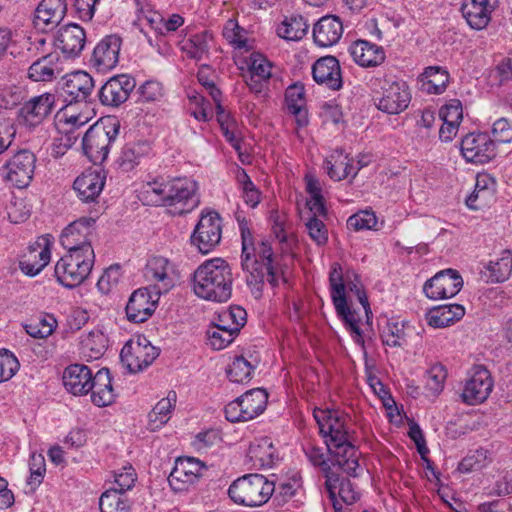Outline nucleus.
Masks as SVG:
<instances>
[{
  "mask_svg": "<svg viewBox=\"0 0 512 512\" xmlns=\"http://www.w3.org/2000/svg\"><path fill=\"white\" fill-rule=\"evenodd\" d=\"M144 276L147 281L154 283V295L157 296L168 292L174 286L175 266L165 257L153 256L147 261Z\"/></svg>",
  "mask_w": 512,
  "mask_h": 512,
  "instance_id": "14",
  "label": "nucleus"
},
{
  "mask_svg": "<svg viewBox=\"0 0 512 512\" xmlns=\"http://www.w3.org/2000/svg\"><path fill=\"white\" fill-rule=\"evenodd\" d=\"M309 25L301 15H291L286 17L277 29L278 35L289 41H298L302 39L307 31Z\"/></svg>",
  "mask_w": 512,
  "mask_h": 512,
  "instance_id": "44",
  "label": "nucleus"
},
{
  "mask_svg": "<svg viewBox=\"0 0 512 512\" xmlns=\"http://www.w3.org/2000/svg\"><path fill=\"white\" fill-rule=\"evenodd\" d=\"M243 408L246 419L252 420L260 415L266 408L268 394L262 388H255L247 391L238 397Z\"/></svg>",
  "mask_w": 512,
  "mask_h": 512,
  "instance_id": "42",
  "label": "nucleus"
},
{
  "mask_svg": "<svg viewBox=\"0 0 512 512\" xmlns=\"http://www.w3.org/2000/svg\"><path fill=\"white\" fill-rule=\"evenodd\" d=\"M488 462V450L479 448L469 453L459 463L458 470L463 473L480 470Z\"/></svg>",
  "mask_w": 512,
  "mask_h": 512,
  "instance_id": "53",
  "label": "nucleus"
},
{
  "mask_svg": "<svg viewBox=\"0 0 512 512\" xmlns=\"http://www.w3.org/2000/svg\"><path fill=\"white\" fill-rule=\"evenodd\" d=\"M329 284L332 302L338 316L343 319L347 328L353 334L354 341L363 345L362 331L359 327L355 311L351 310L347 303L342 267L338 263L332 265L329 274Z\"/></svg>",
  "mask_w": 512,
  "mask_h": 512,
  "instance_id": "7",
  "label": "nucleus"
},
{
  "mask_svg": "<svg viewBox=\"0 0 512 512\" xmlns=\"http://www.w3.org/2000/svg\"><path fill=\"white\" fill-rule=\"evenodd\" d=\"M36 157L27 149L16 152L3 166L4 178L17 188H25L33 178Z\"/></svg>",
  "mask_w": 512,
  "mask_h": 512,
  "instance_id": "11",
  "label": "nucleus"
},
{
  "mask_svg": "<svg viewBox=\"0 0 512 512\" xmlns=\"http://www.w3.org/2000/svg\"><path fill=\"white\" fill-rule=\"evenodd\" d=\"M94 375L91 369L84 364H72L63 373V384L67 391L74 395H85L93 386Z\"/></svg>",
  "mask_w": 512,
  "mask_h": 512,
  "instance_id": "28",
  "label": "nucleus"
},
{
  "mask_svg": "<svg viewBox=\"0 0 512 512\" xmlns=\"http://www.w3.org/2000/svg\"><path fill=\"white\" fill-rule=\"evenodd\" d=\"M275 483L263 475L248 474L235 480L229 487L231 500L239 505L255 507L266 503L273 495Z\"/></svg>",
  "mask_w": 512,
  "mask_h": 512,
  "instance_id": "5",
  "label": "nucleus"
},
{
  "mask_svg": "<svg viewBox=\"0 0 512 512\" xmlns=\"http://www.w3.org/2000/svg\"><path fill=\"white\" fill-rule=\"evenodd\" d=\"M159 356V349L145 337L128 341L120 352V359L130 373L143 371Z\"/></svg>",
  "mask_w": 512,
  "mask_h": 512,
  "instance_id": "10",
  "label": "nucleus"
},
{
  "mask_svg": "<svg viewBox=\"0 0 512 512\" xmlns=\"http://www.w3.org/2000/svg\"><path fill=\"white\" fill-rule=\"evenodd\" d=\"M66 14L65 0H42L35 12V25L43 30L57 26Z\"/></svg>",
  "mask_w": 512,
  "mask_h": 512,
  "instance_id": "31",
  "label": "nucleus"
},
{
  "mask_svg": "<svg viewBox=\"0 0 512 512\" xmlns=\"http://www.w3.org/2000/svg\"><path fill=\"white\" fill-rule=\"evenodd\" d=\"M271 68V63L264 56L258 53L251 54L249 62L250 76L268 80L272 75Z\"/></svg>",
  "mask_w": 512,
  "mask_h": 512,
  "instance_id": "57",
  "label": "nucleus"
},
{
  "mask_svg": "<svg viewBox=\"0 0 512 512\" xmlns=\"http://www.w3.org/2000/svg\"><path fill=\"white\" fill-rule=\"evenodd\" d=\"M310 238L317 245H324L328 241V230L322 220L316 217H309L305 223Z\"/></svg>",
  "mask_w": 512,
  "mask_h": 512,
  "instance_id": "62",
  "label": "nucleus"
},
{
  "mask_svg": "<svg viewBox=\"0 0 512 512\" xmlns=\"http://www.w3.org/2000/svg\"><path fill=\"white\" fill-rule=\"evenodd\" d=\"M464 314L465 309L462 305H442L430 310L426 314V320L431 327L444 328L460 320Z\"/></svg>",
  "mask_w": 512,
  "mask_h": 512,
  "instance_id": "39",
  "label": "nucleus"
},
{
  "mask_svg": "<svg viewBox=\"0 0 512 512\" xmlns=\"http://www.w3.org/2000/svg\"><path fill=\"white\" fill-rule=\"evenodd\" d=\"M236 335L225 328L217 327L216 323L214 329L208 332L209 344L213 349L221 350L229 345Z\"/></svg>",
  "mask_w": 512,
  "mask_h": 512,
  "instance_id": "64",
  "label": "nucleus"
},
{
  "mask_svg": "<svg viewBox=\"0 0 512 512\" xmlns=\"http://www.w3.org/2000/svg\"><path fill=\"white\" fill-rule=\"evenodd\" d=\"M305 90L299 83L290 85L285 92V102L288 111L296 118L297 125L300 127L308 124V115L305 109Z\"/></svg>",
  "mask_w": 512,
  "mask_h": 512,
  "instance_id": "38",
  "label": "nucleus"
},
{
  "mask_svg": "<svg viewBox=\"0 0 512 512\" xmlns=\"http://www.w3.org/2000/svg\"><path fill=\"white\" fill-rule=\"evenodd\" d=\"M150 150V144L146 141L124 145L116 160L118 169L123 172L132 171L149 154Z\"/></svg>",
  "mask_w": 512,
  "mask_h": 512,
  "instance_id": "37",
  "label": "nucleus"
},
{
  "mask_svg": "<svg viewBox=\"0 0 512 512\" xmlns=\"http://www.w3.org/2000/svg\"><path fill=\"white\" fill-rule=\"evenodd\" d=\"M211 36L207 32L195 34L183 42L181 50L196 61L204 59L209 52V40Z\"/></svg>",
  "mask_w": 512,
  "mask_h": 512,
  "instance_id": "47",
  "label": "nucleus"
},
{
  "mask_svg": "<svg viewBox=\"0 0 512 512\" xmlns=\"http://www.w3.org/2000/svg\"><path fill=\"white\" fill-rule=\"evenodd\" d=\"M104 185L105 175L102 171L88 170L75 179L73 187L83 202H94Z\"/></svg>",
  "mask_w": 512,
  "mask_h": 512,
  "instance_id": "29",
  "label": "nucleus"
},
{
  "mask_svg": "<svg viewBox=\"0 0 512 512\" xmlns=\"http://www.w3.org/2000/svg\"><path fill=\"white\" fill-rule=\"evenodd\" d=\"M55 102V94L47 92L26 101L19 111L20 122L29 128L39 127L43 141L47 140L48 132L40 125L52 113Z\"/></svg>",
  "mask_w": 512,
  "mask_h": 512,
  "instance_id": "8",
  "label": "nucleus"
},
{
  "mask_svg": "<svg viewBox=\"0 0 512 512\" xmlns=\"http://www.w3.org/2000/svg\"><path fill=\"white\" fill-rule=\"evenodd\" d=\"M439 117L443 122L460 124L463 119L462 103L458 99H452L441 107Z\"/></svg>",
  "mask_w": 512,
  "mask_h": 512,
  "instance_id": "61",
  "label": "nucleus"
},
{
  "mask_svg": "<svg viewBox=\"0 0 512 512\" xmlns=\"http://www.w3.org/2000/svg\"><path fill=\"white\" fill-rule=\"evenodd\" d=\"M60 57L58 54H47L34 61L28 69V77L35 82H50L61 75Z\"/></svg>",
  "mask_w": 512,
  "mask_h": 512,
  "instance_id": "32",
  "label": "nucleus"
},
{
  "mask_svg": "<svg viewBox=\"0 0 512 512\" xmlns=\"http://www.w3.org/2000/svg\"><path fill=\"white\" fill-rule=\"evenodd\" d=\"M91 400L98 407H104L112 404L115 400V394L112 387V379L109 369H99L92 379Z\"/></svg>",
  "mask_w": 512,
  "mask_h": 512,
  "instance_id": "34",
  "label": "nucleus"
},
{
  "mask_svg": "<svg viewBox=\"0 0 512 512\" xmlns=\"http://www.w3.org/2000/svg\"><path fill=\"white\" fill-rule=\"evenodd\" d=\"M55 277L57 281L66 288H75L84 282L89 276L86 273V266L81 268L62 256L55 265Z\"/></svg>",
  "mask_w": 512,
  "mask_h": 512,
  "instance_id": "35",
  "label": "nucleus"
},
{
  "mask_svg": "<svg viewBox=\"0 0 512 512\" xmlns=\"http://www.w3.org/2000/svg\"><path fill=\"white\" fill-rule=\"evenodd\" d=\"M18 359L8 350H0V383L10 380L19 369Z\"/></svg>",
  "mask_w": 512,
  "mask_h": 512,
  "instance_id": "56",
  "label": "nucleus"
},
{
  "mask_svg": "<svg viewBox=\"0 0 512 512\" xmlns=\"http://www.w3.org/2000/svg\"><path fill=\"white\" fill-rule=\"evenodd\" d=\"M205 465L192 457L178 458L168 476V482L174 491H184L202 476Z\"/></svg>",
  "mask_w": 512,
  "mask_h": 512,
  "instance_id": "16",
  "label": "nucleus"
},
{
  "mask_svg": "<svg viewBox=\"0 0 512 512\" xmlns=\"http://www.w3.org/2000/svg\"><path fill=\"white\" fill-rule=\"evenodd\" d=\"M222 225L215 211L202 213L191 235V244L202 254H208L220 243Z\"/></svg>",
  "mask_w": 512,
  "mask_h": 512,
  "instance_id": "9",
  "label": "nucleus"
},
{
  "mask_svg": "<svg viewBox=\"0 0 512 512\" xmlns=\"http://www.w3.org/2000/svg\"><path fill=\"white\" fill-rule=\"evenodd\" d=\"M343 33V25L336 16L327 15L318 20L313 28L314 42L320 47L336 44Z\"/></svg>",
  "mask_w": 512,
  "mask_h": 512,
  "instance_id": "30",
  "label": "nucleus"
},
{
  "mask_svg": "<svg viewBox=\"0 0 512 512\" xmlns=\"http://www.w3.org/2000/svg\"><path fill=\"white\" fill-rule=\"evenodd\" d=\"M159 296L152 294L148 288L134 291L125 308L128 320L134 323L148 320L156 309Z\"/></svg>",
  "mask_w": 512,
  "mask_h": 512,
  "instance_id": "19",
  "label": "nucleus"
},
{
  "mask_svg": "<svg viewBox=\"0 0 512 512\" xmlns=\"http://www.w3.org/2000/svg\"><path fill=\"white\" fill-rule=\"evenodd\" d=\"M135 86V79L129 75L113 76L99 90L100 102L105 106L118 107L128 99Z\"/></svg>",
  "mask_w": 512,
  "mask_h": 512,
  "instance_id": "18",
  "label": "nucleus"
},
{
  "mask_svg": "<svg viewBox=\"0 0 512 512\" xmlns=\"http://www.w3.org/2000/svg\"><path fill=\"white\" fill-rule=\"evenodd\" d=\"M377 224V218L372 211H360L350 216L347 220V226L355 231L373 229Z\"/></svg>",
  "mask_w": 512,
  "mask_h": 512,
  "instance_id": "58",
  "label": "nucleus"
},
{
  "mask_svg": "<svg viewBox=\"0 0 512 512\" xmlns=\"http://www.w3.org/2000/svg\"><path fill=\"white\" fill-rule=\"evenodd\" d=\"M121 268L118 264L111 265L101 275L97 288L103 294H108L117 285L121 277Z\"/></svg>",
  "mask_w": 512,
  "mask_h": 512,
  "instance_id": "60",
  "label": "nucleus"
},
{
  "mask_svg": "<svg viewBox=\"0 0 512 512\" xmlns=\"http://www.w3.org/2000/svg\"><path fill=\"white\" fill-rule=\"evenodd\" d=\"M325 477V487L328 491L329 498L332 501L334 512H340L342 509V505L337 499V494L339 495L340 500L347 505H352L358 501L360 495L354 489V486L349 479H340V477L335 473H328Z\"/></svg>",
  "mask_w": 512,
  "mask_h": 512,
  "instance_id": "23",
  "label": "nucleus"
},
{
  "mask_svg": "<svg viewBox=\"0 0 512 512\" xmlns=\"http://www.w3.org/2000/svg\"><path fill=\"white\" fill-rule=\"evenodd\" d=\"M55 323L53 317L43 318L27 324L25 330L33 338L44 339L53 333Z\"/></svg>",
  "mask_w": 512,
  "mask_h": 512,
  "instance_id": "59",
  "label": "nucleus"
},
{
  "mask_svg": "<svg viewBox=\"0 0 512 512\" xmlns=\"http://www.w3.org/2000/svg\"><path fill=\"white\" fill-rule=\"evenodd\" d=\"M86 33L84 29L74 23L61 27L55 38V45L67 57L75 58L85 47Z\"/></svg>",
  "mask_w": 512,
  "mask_h": 512,
  "instance_id": "22",
  "label": "nucleus"
},
{
  "mask_svg": "<svg viewBox=\"0 0 512 512\" xmlns=\"http://www.w3.org/2000/svg\"><path fill=\"white\" fill-rule=\"evenodd\" d=\"M353 60L362 67H376L385 60L384 49L367 40H357L350 46Z\"/></svg>",
  "mask_w": 512,
  "mask_h": 512,
  "instance_id": "33",
  "label": "nucleus"
},
{
  "mask_svg": "<svg viewBox=\"0 0 512 512\" xmlns=\"http://www.w3.org/2000/svg\"><path fill=\"white\" fill-rule=\"evenodd\" d=\"M243 28L232 19L228 20L223 28L224 38L238 49H249L248 40L243 36Z\"/></svg>",
  "mask_w": 512,
  "mask_h": 512,
  "instance_id": "55",
  "label": "nucleus"
},
{
  "mask_svg": "<svg viewBox=\"0 0 512 512\" xmlns=\"http://www.w3.org/2000/svg\"><path fill=\"white\" fill-rule=\"evenodd\" d=\"M176 402V393L170 392L166 398L161 399L149 413V426L151 430L161 428L170 419V413Z\"/></svg>",
  "mask_w": 512,
  "mask_h": 512,
  "instance_id": "45",
  "label": "nucleus"
},
{
  "mask_svg": "<svg viewBox=\"0 0 512 512\" xmlns=\"http://www.w3.org/2000/svg\"><path fill=\"white\" fill-rule=\"evenodd\" d=\"M62 89L69 104L87 102L94 90V80L85 71H75L65 77Z\"/></svg>",
  "mask_w": 512,
  "mask_h": 512,
  "instance_id": "25",
  "label": "nucleus"
},
{
  "mask_svg": "<svg viewBox=\"0 0 512 512\" xmlns=\"http://www.w3.org/2000/svg\"><path fill=\"white\" fill-rule=\"evenodd\" d=\"M121 39L110 35L102 39L94 48L90 64L98 72H106L114 68L119 59Z\"/></svg>",
  "mask_w": 512,
  "mask_h": 512,
  "instance_id": "21",
  "label": "nucleus"
},
{
  "mask_svg": "<svg viewBox=\"0 0 512 512\" xmlns=\"http://www.w3.org/2000/svg\"><path fill=\"white\" fill-rule=\"evenodd\" d=\"M95 219L82 217L69 224L60 235V243L65 249H80L91 245V235Z\"/></svg>",
  "mask_w": 512,
  "mask_h": 512,
  "instance_id": "20",
  "label": "nucleus"
},
{
  "mask_svg": "<svg viewBox=\"0 0 512 512\" xmlns=\"http://www.w3.org/2000/svg\"><path fill=\"white\" fill-rule=\"evenodd\" d=\"M446 378V368L442 364H434L426 372V388L437 395L443 390Z\"/></svg>",
  "mask_w": 512,
  "mask_h": 512,
  "instance_id": "52",
  "label": "nucleus"
},
{
  "mask_svg": "<svg viewBox=\"0 0 512 512\" xmlns=\"http://www.w3.org/2000/svg\"><path fill=\"white\" fill-rule=\"evenodd\" d=\"M315 421L326 446L333 457V464L350 476H357L358 453L352 443L353 437L347 426V417L339 410L315 408Z\"/></svg>",
  "mask_w": 512,
  "mask_h": 512,
  "instance_id": "1",
  "label": "nucleus"
},
{
  "mask_svg": "<svg viewBox=\"0 0 512 512\" xmlns=\"http://www.w3.org/2000/svg\"><path fill=\"white\" fill-rule=\"evenodd\" d=\"M119 128V122L113 121L108 124H95L86 131L82 138V147L91 162L101 164L107 159L110 147L119 134Z\"/></svg>",
  "mask_w": 512,
  "mask_h": 512,
  "instance_id": "6",
  "label": "nucleus"
},
{
  "mask_svg": "<svg viewBox=\"0 0 512 512\" xmlns=\"http://www.w3.org/2000/svg\"><path fill=\"white\" fill-rule=\"evenodd\" d=\"M488 281L492 283L504 282L512 272V253L504 251L502 257L496 261H490L488 267Z\"/></svg>",
  "mask_w": 512,
  "mask_h": 512,
  "instance_id": "48",
  "label": "nucleus"
},
{
  "mask_svg": "<svg viewBox=\"0 0 512 512\" xmlns=\"http://www.w3.org/2000/svg\"><path fill=\"white\" fill-rule=\"evenodd\" d=\"M492 388L490 372L484 366H474L461 394L462 400L469 405L482 403L488 398Z\"/></svg>",
  "mask_w": 512,
  "mask_h": 512,
  "instance_id": "15",
  "label": "nucleus"
},
{
  "mask_svg": "<svg viewBox=\"0 0 512 512\" xmlns=\"http://www.w3.org/2000/svg\"><path fill=\"white\" fill-rule=\"evenodd\" d=\"M99 507L101 512H129L130 503L123 494L107 490L99 499Z\"/></svg>",
  "mask_w": 512,
  "mask_h": 512,
  "instance_id": "49",
  "label": "nucleus"
},
{
  "mask_svg": "<svg viewBox=\"0 0 512 512\" xmlns=\"http://www.w3.org/2000/svg\"><path fill=\"white\" fill-rule=\"evenodd\" d=\"M312 75L315 82L331 90H339L342 87L340 64L334 56L318 59L312 66Z\"/></svg>",
  "mask_w": 512,
  "mask_h": 512,
  "instance_id": "26",
  "label": "nucleus"
},
{
  "mask_svg": "<svg viewBox=\"0 0 512 512\" xmlns=\"http://www.w3.org/2000/svg\"><path fill=\"white\" fill-rule=\"evenodd\" d=\"M253 369L243 356H236L227 369V376L232 382L244 383L251 379Z\"/></svg>",
  "mask_w": 512,
  "mask_h": 512,
  "instance_id": "50",
  "label": "nucleus"
},
{
  "mask_svg": "<svg viewBox=\"0 0 512 512\" xmlns=\"http://www.w3.org/2000/svg\"><path fill=\"white\" fill-rule=\"evenodd\" d=\"M82 353L90 359H99L108 347V338L100 329H93L81 338Z\"/></svg>",
  "mask_w": 512,
  "mask_h": 512,
  "instance_id": "43",
  "label": "nucleus"
},
{
  "mask_svg": "<svg viewBox=\"0 0 512 512\" xmlns=\"http://www.w3.org/2000/svg\"><path fill=\"white\" fill-rule=\"evenodd\" d=\"M50 247L47 237H40L29 247V253L19 263L23 273L35 276L40 273L50 261Z\"/></svg>",
  "mask_w": 512,
  "mask_h": 512,
  "instance_id": "27",
  "label": "nucleus"
},
{
  "mask_svg": "<svg viewBox=\"0 0 512 512\" xmlns=\"http://www.w3.org/2000/svg\"><path fill=\"white\" fill-rule=\"evenodd\" d=\"M421 89L429 94H441L449 82L448 72L440 66L425 68L420 76Z\"/></svg>",
  "mask_w": 512,
  "mask_h": 512,
  "instance_id": "41",
  "label": "nucleus"
},
{
  "mask_svg": "<svg viewBox=\"0 0 512 512\" xmlns=\"http://www.w3.org/2000/svg\"><path fill=\"white\" fill-rule=\"evenodd\" d=\"M43 455L32 453L29 460L30 477L29 485L38 486L44 477L46 467Z\"/></svg>",
  "mask_w": 512,
  "mask_h": 512,
  "instance_id": "63",
  "label": "nucleus"
},
{
  "mask_svg": "<svg viewBox=\"0 0 512 512\" xmlns=\"http://www.w3.org/2000/svg\"><path fill=\"white\" fill-rule=\"evenodd\" d=\"M137 479L134 468L129 466H124L119 471H114V487L109 490H115L120 494H123L130 490Z\"/></svg>",
  "mask_w": 512,
  "mask_h": 512,
  "instance_id": "54",
  "label": "nucleus"
},
{
  "mask_svg": "<svg viewBox=\"0 0 512 512\" xmlns=\"http://www.w3.org/2000/svg\"><path fill=\"white\" fill-rule=\"evenodd\" d=\"M242 238L241 265L249 273L247 284L255 298L262 295V285L267 281L272 287L278 285L279 272L273 265V249L269 242L262 241L254 247L251 231L244 224H240Z\"/></svg>",
  "mask_w": 512,
  "mask_h": 512,
  "instance_id": "3",
  "label": "nucleus"
},
{
  "mask_svg": "<svg viewBox=\"0 0 512 512\" xmlns=\"http://www.w3.org/2000/svg\"><path fill=\"white\" fill-rule=\"evenodd\" d=\"M496 3L497 0H465L461 6V12L472 29L482 30L491 21Z\"/></svg>",
  "mask_w": 512,
  "mask_h": 512,
  "instance_id": "24",
  "label": "nucleus"
},
{
  "mask_svg": "<svg viewBox=\"0 0 512 512\" xmlns=\"http://www.w3.org/2000/svg\"><path fill=\"white\" fill-rule=\"evenodd\" d=\"M324 168L328 176L334 181H341L352 175L355 177L358 170H355L352 160L343 151H335L324 162Z\"/></svg>",
  "mask_w": 512,
  "mask_h": 512,
  "instance_id": "40",
  "label": "nucleus"
},
{
  "mask_svg": "<svg viewBox=\"0 0 512 512\" xmlns=\"http://www.w3.org/2000/svg\"><path fill=\"white\" fill-rule=\"evenodd\" d=\"M230 265L221 258L206 260L193 274L194 293L205 300L226 302L232 294Z\"/></svg>",
  "mask_w": 512,
  "mask_h": 512,
  "instance_id": "4",
  "label": "nucleus"
},
{
  "mask_svg": "<svg viewBox=\"0 0 512 512\" xmlns=\"http://www.w3.org/2000/svg\"><path fill=\"white\" fill-rule=\"evenodd\" d=\"M248 458L254 467L270 468L278 458L273 442L268 437L256 439L248 450Z\"/></svg>",
  "mask_w": 512,
  "mask_h": 512,
  "instance_id": "36",
  "label": "nucleus"
},
{
  "mask_svg": "<svg viewBox=\"0 0 512 512\" xmlns=\"http://www.w3.org/2000/svg\"><path fill=\"white\" fill-rule=\"evenodd\" d=\"M382 96L378 99L377 107L387 114H399L410 103V93L403 81H385Z\"/></svg>",
  "mask_w": 512,
  "mask_h": 512,
  "instance_id": "17",
  "label": "nucleus"
},
{
  "mask_svg": "<svg viewBox=\"0 0 512 512\" xmlns=\"http://www.w3.org/2000/svg\"><path fill=\"white\" fill-rule=\"evenodd\" d=\"M67 254L64 258L71 260L77 266H86V273L90 274L95 262V253L92 246H86V248L80 249H66Z\"/></svg>",
  "mask_w": 512,
  "mask_h": 512,
  "instance_id": "51",
  "label": "nucleus"
},
{
  "mask_svg": "<svg viewBox=\"0 0 512 512\" xmlns=\"http://www.w3.org/2000/svg\"><path fill=\"white\" fill-rule=\"evenodd\" d=\"M460 149L468 162L485 164L496 157V145L487 133H469L463 137Z\"/></svg>",
  "mask_w": 512,
  "mask_h": 512,
  "instance_id": "12",
  "label": "nucleus"
},
{
  "mask_svg": "<svg viewBox=\"0 0 512 512\" xmlns=\"http://www.w3.org/2000/svg\"><path fill=\"white\" fill-rule=\"evenodd\" d=\"M247 313L240 306H230L218 315L217 327L225 328L228 331L238 334L246 323Z\"/></svg>",
  "mask_w": 512,
  "mask_h": 512,
  "instance_id": "46",
  "label": "nucleus"
},
{
  "mask_svg": "<svg viewBox=\"0 0 512 512\" xmlns=\"http://www.w3.org/2000/svg\"><path fill=\"white\" fill-rule=\"evenodd\" d=\"M462 286L463 279L458 271L446 269L427 280L423 286V291L428 298L439 300L455 296Z\"/></svg>",
  "mask_w": 512,
  "mask_h": 512,
  "instance_id": "13",
  "label": "nucleus"
},
{
  "mask_svg": "<svg viewBox=\"0 0 512 512\" xmlns=\"http://www.w3.org/2000/svg\"><path fill=\"white\" fill-rule=\"evenodd\" d=\"M197 183L188 178L157 177L142 184L138 198L148 206H164L173 215L191 212L200 204Z\"/></svg>",
  "mask_w": 512,
  "mask_h": 512,
  "instance_id": "2",
  "label": "nucleus"
}]
</instances>
